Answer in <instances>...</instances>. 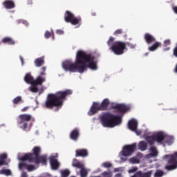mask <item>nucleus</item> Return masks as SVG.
<instances>
[{"label": "nucleus", "mask_w": 177, "mask_h": 177, "mask_svg": "<svg viewBox=\"0 0 177 177\" xmlns=\"http://www.w3.org/2000/svg\"><path fill=\"white\" fill-rule=\"evenodd\" d=\"M62 67L65 71L82 74L88 68L96 71L97 70V61H95V55L88 54L82 50H79L76 54L75 63L66 60L62 63Z\"/></svg>", "instance_id": "nucleus-1"}, {"label": "nucleus", "mask_w": 177, "mask_h": 177, "mask_svg": "<svg viewBox=\"0 0 177 177\" xmlns=\"http://www.w3.org/2000/svg\"><path fill=\"white\" fill-rule=\"evenodd\" d=\"M70 95H73V91L71 89L58 91L54 94H48L44 104V107L48 109V110H53L54 107H56L55 111H59V109L63 106L66 97L70 96Z\"/></svg>", "instance_id": "nucleus-2"}, {"label": "nucleus", "mask_w": 177, "mask_h": 177, "mask_svg": "<svg viewBox=\"0 0 177 177\" xmlns=\"http://www.w3.org/2000/svg\"><path fill=\"white\" fill-rule=\"evenodd\" d=\"M100 122L104 128H114L122 122V118L110 112H104L100 115Z\"/></svg>", "instance_id": "nucleus-3"}, {"label": "nucleus", "mask_w": 177, "mask_h": 177, "mask_svg": "<svg viewBox=\"0 0 177 177\" xmlns=\"http://www.w3.org/2000/svg\"><path fill=\"white\" fill-rule=\"evenodd\" d=\"M41 154V147H35L32 149V153L25 154L20 160H28L29 162H35V164H42V165H46L48 162V158L46 156Z\"/></svg>", "instance_id": "nucleus-4"}, {"label": "nucleus", "mask_w": 177, "mask_h": 177, "mask_svg": "<svg viewBox=\"0 0 177 177\" xmlns=\"http://www.w3.org/2000/svg\"><path fill=\"white\" fill-rule=\"evenodd\" d=\"M109 105L110 100L107 98L104 99L101 103L94 102H93L88 114V115H95V114L99 111H106Z\"/></svg>", "instance_id": "nucleus-5"}, {"label": "nucleus", "mask_w": 177, "mask_h": 177, "mask_svg": "<svg viewBox=\"0 0 177 177\" xmlns=\"http://www.w3.org/2000/svg\"><path fill=\"white\" fill-rule=\"evenodd\" d=\"M167 139V135L164 133L162 131H159L156 134L152 136H147L146 138V140L149 146H153L156 142L159 145H162V142H164Z\"/></svg>", "instance_id": "nucleus-6"}, {"label": "nucleus", "mask_w": 177, "mask_h": 177, "mask_svg": "<svg viewBox=\"0 0 177 177\" xmlns=\"http://www.w3.org/2000/svg\"><path fill=\"white\" fill-rule=\"evenodd\" d=\"M110 49L118 56L124 55L125 50H127V43L121 41H115Z\"/></svg>", "instance_id": "nucleus-7"}, {"label": "nucleus", "mask_w": 177, "mask_h": 177, "mask_svg": "<svg viewBox=\"0 0 177 177\" xmlns=\"http://www.w3.org/2000/svg\"><path fill=\"white\" fill-rule=\"evenodd\" d=\"M64 21L66 23H71L72 26H77V27H80L82 19H81V17H76L73 12L66 10L64 14Z\"/></svg>", "instance_id": "nucleus-8"}, {"label": "nucleus", "mask_w": 177, "mask_h": 177, "mask_svg": "<svg viewBox=\"0 0 177 177\" xmlns=\"http://www.w3.org/2000/svg\"><path fill=\"white\" fill-rule=\"evenodd\" d=\"M163 158H168L167 165L165 166V169L167 171H174L177 168V152L171 155H165Z\"/></svg>", "instance_id": "nucleus-9"}, {"label": "nucleus", "mask_w": 177, "mask_h": 177, "mask_svg": "<svg viewBox=\"0 0 177 177\" xmlns=\"http://www.w3.org/2000/svg\"><path fill=\"white\" fill-rule=\"evenodd\" d=\"M32 118V116L30 114H21L18 116L17 118V124L18 125H22L20 126L21 129H23V131H26L27 129V127H28V122L31 121V119Z\"/></svg>", "instance_id": "nucleus-10"}, {"label": "nucleus", "mask_w": 177, "mask_h": 177, "mask_svg": "<svg viewBox=\"0 0 177 177\" xmlns=\"http://www.w3.org/2000/svg\"><path fill=\"white\" fill-rule=\"evenodd\" d=\"M24 81L26 84H30V85H42L46 80L41 75H39L36 80H34V77L30 73H27L24 77Z\"/></svg>", "instance_id": "nucleus-11"}, {"label": "nucleus", "mask_w": 177, "mask_h": 177, "mask_svg": "<svg viewBox=\"0 0 177 177\" xmlns=\"http://www.w3.org/2000/svg\"><path fill=\"white\" fill-rule=\"evenodd\" d=\"M72 167L80 169V177L88 176V169L85 168V165H84V163L78 160V159H73L72 162Z\"/></svg>", "instance_id": "nucleus-12"}, {"label": "nucleus", "mask_w": 177, "mask_h": 177, "mask_svg": "<svg viewBox=\"0 0 177 177\" xmlns=\"http://www.w3.org/2000/svg\"><path fill=\"white\" fill-rule=\"evenodd\" d=\"M135 150H136V143L124 145L120 154L123 157H129L130 156H132L133 153H135Z\"/></svg>", "instance_id": "nucleus-13"}, {"label": "nucleus", "mask_w": 177, "mask_h": 177, "mask_svg": "<svg viewBox=\"0 0 177 177\" xmlns=\"http://www.w3.org/2000/svg\"><path fill=\"white\" fill-rule=\"evenodd\" d=\"M111 109L117 110L118 113L125 114V113H128L131 110V106L124 104H113L111 105Z\"/></svg>", "instance_id": "nucleus-14"}, {"label": "nucleus", "mask_w": 177, "mask_h": 177, "mask_svg": "<svg viewBox=\"0 0 177 177\" xmlns=\"http://www.w3.org/2000/svg\"><path fill=\"white\" fill-rule=\"evenodd\" d=\"M128 127L129 129L136 133L137 135H140V131H138V121H136L135 119L129 121Z\"/></svg>", "instance_id": "nucleus-15"}, {"label": "nucleus", "mask_w": 177, "mask_h": 177, "mask_svg": "<svg viewBox=\"0 0 177 177\" xmlns=\"http://www.w3.org/2000/svg\"><path fill=\"white\" fill-rule=\"evenodd\" d=\"M151 175H153V170L148 171H138L131 177H151Z\"/></svg>", "instance_id": "nucleus-16"}, {"label": "nucleus", "mask_w": 177, "mask_h": 177, "mask_svg": "<svg viewBox=\"0 0 177 177\" xmlns=\"http://www.w3.org/2000/svg\"><path fill=\"white\" fill-rule=\"evenodd\" d=\"M57 156H50V164L52 169L56 171V169H59V167H60V163L57 162V159H56Z\"/></svg>", "instance_id": "nucleus-17"}, {"label": "nucleus", "mask_w": 177, "mask_h": 177, "mask_svg": "<svg viewBox=\"0 0 177 177\" xmlns=\"http://www.w3.org/2000/svg\"><path fill=\"white\" fill-rule=\"evenodd\" d=\"M144 39L147 45H151L156 42V37L150 33H145L144 35Z\"/></svg>", "instance_id": "nucleus-18"}, {"label": "nucleus", "mask_w": 177, "mask_h": 177, "mask_svg": "<svg viewBox=\"0 0 177 177\" xmlns=\"http://www.w3.org/2000/svg\"><path fill=\"white\" fill-rule=\"evenodd\" d=\"M89 156V152H88V149H77L75 151V157H82V158H85V157H88Z\"/></svg>", "instance_id": "nucleus-19"}, {"label": "nucleus", "mask_w": 177, "mask_h": 177, "mask_svg": "<svg viewBox=\"0 0 177 177\" xmlns=\"http://www.w3.org/2000/svg\"><path fill=\"white\" fill-rule=\"evenodd\" d=\"M3 6H4L6 9H15L16 4L12 0H6L3 2Z\"/></svg>", "instance_id": "nucleus-20"}, {"label": "nucleus", "mask_w": 177, "mask_h": 177, "mask_svg": "<svg viewBox=\"0 0 177 177\" xmlns=\"http://www.w3.org/2000/svg\"><path fill=\"white\" fill-rule=\"evenodd\" d=\"M78 138H80V130L78 129H73L70 133V138L75 142L78 140Z\"/></svg>", "instance_id": "nucleus-21"}, {"label": "nucleus", "mask_w": 177, "mask_h": 177, "mask_svg": "<svg viewBox=\"0 0 177 177\" xmlns=\"http://www.w3.org/2000/svg\"><path fill=\"white\" fill-rule=\"evenodd\" d=\"M151 147L149 149L150 153L147 155L148 158H150L151 157H157L158 156V150L157 149V147L151 145Z\"/></svg>", "instance_id": "nucleus-22"}, {"label": "nucleus", "mask_w": 177, "mask_h": 177, "mask_svg": "<svg viewBox=\"0 0 177 177\" xmlns=\"http://www.w3.org/2000/svg\"><path fill=\"white\" fill-rule=\"evenodd\" d=\"M8 154L6 153H1L0 154V167L2 165H8Z\"/></svg>", "instance_id": "nucleus-23"}, {"label": "nucleus", "mask_w": 177, "mask_h": 177, "mask_svg": "<svg viewBox=\"0 0 177 177\" xmlns=\"http://www.w3.org/2000/svg\"><path fill=\"white\" fill-rule=\"evenodd\" d=\"M34 63L36 67H41V66H44V64H45V59H44V57H41L36 59Z\"/></svg>", "instance_id": "nucleus-24"}, {"label": "nucleus", "mask_w": 177, "mask_h": 177, "mask_svg": "<svg viewBox=\"0 0 177 177\" xmlns=\"http://www.w3.org/2000/svg\"><path fill=\"white\" fill-rule=\"evenodd\" d=\"M160 46H161V42L155 41V43L152 46L148 48V50H149V52H154V50H157Z\"/></svg>", "instance_id": "nucleus-25"}, {"label": "nucleus", "mask_w": 177, "mask_h": 177, "mask_svg": "<svg viewBox=\"0 0 177 177\" xmlns=\"http://www.w3.org/2000/svg\"><path fill=\"white\" fill-rule=\"evenodd\" d=\"M138 149L141 150V151L147 150V143L145 141H140L138 144Z\"/></svg>", "instance_id": "nucleus-26"}, {"label": "nucleus", "mask_w": 177, "mask_h": 177, "mask_svg": "<svg viewBox=\"0 0 177 177\" xmlns=\"http://www.w3.org/2000/svg\"><path fill=\"white\" fill-rule=\"evenodd\" d=\"M1 42L3 44H8V45H15V40H13L10 37H4L2 39Z\"/></svg>", "instance_id": "nucleus-27"}, {"label": "nucleus", "mask_w": 177, "mask_h": 177, "mask_svg": "<svg viewBox=\"0 0 177 177\" xmlns=\"http://www.w3.org/2000/svg\"><path fill=\"white\" fill-rule=\"evenodd\" d=\"M22 161L19 164V169H27L28 165L26 163V161H28V160H21Z\"/></svg>", "instance_id": "nucleus-28"}, {"label": "nucleus", "mask_w": 177, "mask_h": 177, "mask_svg": "<svg viewBox=\"0 0 177 177\" xmlns=\"http://www.w3.org/2000/svg\"><path fill=\"white\" fill-rule=\"evenodd\" d=\"M32 86L29 87V91L30 92H32L33 93H37L38 92V85H42V84H31Z\"/></svg>", "instance_id": "nucleus-29"}, {"label": "nucleus", "mask_w": 177, "mask_h": 177, "mask_svg": "<svg viewBox=\"0 0 177 177\" xmlns=\"http://www.w3.org/2000/svg\"><path fill=\"white\" fill-rule=\"evenodd\" d=\"M0 174L10 176V175H12V171L10 169H1L0 170Z\"/></svg>", "instance_id": "nucleus-30"}, {"label": "nucleus", "mask_w": 177, "mask_h": 177, "mask_svg": "<svg viewBox=\"0 0 177 177\" xmlns=\"http://www.w3.org/2000/svg\"><path fill=\"white\" fill-rule=\"evenodd\" d=\"M23 99H21V96H17L12 100L14 104H19V103H23Z\"/></svg>", "instance_id": "nucleus-31"}, {"label": "nucleus", "mask_w": 177, "mask_h": 177, "mask_svg": "<svg viewBox=\"0 0 177 177\" xmlns=\"http://www.w3.org/2000/svg\"><path fill=\"white\" fill-rule=\"evenodd\" d=\"M164 176V171L160 169L156 170L155 172L153 177H162Z\"/></svg>", "instance_id": "nucleus-32"}, {"label": "nucleus", "mask_w": 177, "mask_h": 177, "mask_svg": "<svg viewBox=\"0 0 177 177\" xmlns=\"http://www.w3.org/2000/svg\"><path fill=\"white\" fill-rule=\"evenodd\" d=\"M101 176H102V177H113V171H105L102 173Z\"/></svg>", "instance_id": "nucleus-33"}, {"label": "nucleus", "mask_w": 177, "mask_h": 177, "mask_svg": "<svg viewBox=\"0 0 177 177\" xmlns=\"http://www.w3.org/2000/svg\"><path fill=\"white\" fill-rule=\"evenodd\" d=\"M114 41H115V38L110 37L107 41L108 46H113V45H114Z\"/></svg>", "instance_id": "nucleus-34"}, {"label": "nucleus", "mask_w": 177, "mask_h": 177, "mask_svg": "<svg viewBox=\"0 0 177 177\" xmlns=\"http://www.w3.org/2000/svg\"><path fill=\"white\" fill-rule=\"evenodd\" d=\"M129 162H131V164H139V162H140V160L135 157H133L129 159Z\"/></svg>", "instance_id": "nucleus-35"}, {"label": "nucleus", "mask_w": 177, "mask_h": 177, "mask_svg": "<svg viewBox=\"0 0 177 177\" xmlns=\"http://www.w3.org/2000/svg\"><path fill=\"white\" fill-rule=\"evenodd\" d=\"M61 174L62 177H68L70 175V171L68 169L62 170Z\"/></svg>", "instance_id": "nucleus-36"}, {"label": "nucleus", "mask_w": 177, "mask_h": 177, "mask_svg": "<svg viewBox=\"0 0 177 177\" xmlns=\"http://www.w3.org/2000/svg\"><path fill=\"white\" fill-rule=\"evenodd\" d=\"M102 167H104V168H111L113 165L109 162H104L102 164Z\"/></svg>", "instance_id": "nucleus-37"}, {"label": "nucleus", "mask_w": 177, "mask_h": 177, "mask_svg": "<svg viewBox=\"0 0 177 177\" xmlns=\"http://www.w3.org/2000/svg\"><path fill=\"white\" fill-rule=\"evenodd\" d=\"M165 143H167V145H171L172 143H174V138L172 137H168L167 138L165 139Z\"/></svg>", "instance_id": "nucleus-38"}, {"label": "nucleus", "mask_w": 177, "mask_h": 177, "mask_svg": "<svg viewBox=\"0 0 177 177\" xmlns=\"http://www.w3.org/2000/svg\"><path fill=\"white\" fill-rule=\"evenodd\" d=\"M26 169L28 172H31V171H35L36 168L34 165H28V168Z\"/></svg>", "instance_id": "nucleus-39"}, {"label": "nucleus", "mask_w": 177, "mask_h": 177, "mask_svg": "<svg viewBox=\"0 0 177 177\" xmlns=\"http://www.w3.org/2000/svg\"><path fill=\"white\" fill-rule=\"evenodd\" d=\"M171 45V39H168L163 41L164 48H167V46H169Z\"/></svg>", "instance_id": "nucleus-40"}, {"label": "nucleus", "mask_w": 177, "mask_h": 177, "mask_svg": "<svg viewBox=\"0 0 177 177\" xmlns=\"http://www.w3.org/2000/svg\"><path fill=\"white\" fill-rule=\"evenodd\" d=\"M46 71V66H43L41 68V71H40V75H45V72Z\"/></svg>", "instance_id": "nucleus-41"}, {"label": "nucleus", "mask_w": 177, "mask_h": 177, "mask_svg": "<svg viewBox=\"0 0 177 177\" xmlns=\"http://www.w3.org/2000/svg\"><path fill=\"white\" fill-rule=\"evenodd\" d=\"M122 29H118L114 32V35H120V34H122Z\"/></svg>", "instance_id": "nucleus-42"}, {"label": "nucleus", "mask_w": 177, "mask_h": 177, "mask_svg": "<svg viewBox=\"0 0 177 177\" xmlns=\"http://www.w3.org/2000/svg\"><path fill=\"white\" fill-rule=\"evenodd\" d=\"M52 34L50 33V32L49 31H46L44 37L45 38L48 39V38H50Z\"/></svg>", "instance_id": "nucleus-43"}, {"label": "nucleus", "mask_w": 177, "mask_h": 177, "mask_svg": "<svg viewBox=\"0 0 177 177\" xmlns=\"http://www.w3.org/2000/svg\"><path fill=\"white\" fill-rule=\"evenodd\" d=\"M173 55L175 56V57H177V43L176 44L175 48L173 50Z\"/></svg>", "instance_id": "nucleus-44"}, {"label": "nucleus", "mask_w": 177, "mask_h": 177, "mask_svg": "<svg viewBox=\"0 0 177 177\" xmlns=\"http://www.w3.org/2000/svg\"><path fill=\"white\" fill-rule=\"evenodd\" d=\"M56 33L58 34V35H63L64 34V31L62 30H57Z\"/></svg>", "instance_id": "nucleus-45"}, {"label": "nucleus", "mask_w": 177, "mask_h": 177, "mask_svg": "<svg viewBox=\"0 0 177 177\" xmlns=\"http://www.w3.org/2000/svg\"><path fill=\"white\" fill-rule=\"evenodd\" d=\"M127 45H128V46H129V48H131V49H134L135 48V45L129 44V43H126Z\"/></svg>", "instance_id": "nucleus-46"}, {"label": "nucleus", "mask_w": 177, "mask_h": 177, "mask_svg": "<svg viewBox=\"0 0 177 177\" xmlns=\"http://www.w3.org/2000/svg\"><path fill=\"white\" fill-rule=\"evenodd\" d=\"M28 109H30L29 106H25L21 110V111H22V113H24L25 111H27Z\"/></svg>", "instance_id": "nucleus-47"}, {"label": "nucleus", "mask_w": 177, "mask_h": 177, "mask_svg": "<svg viewBox=\"0 0 177 177\" xmlns=\"http://www.w3.org/2000/svg\"><path fill=\"white\" fill-rule=\"evenodd\" d=\"M136 171H138V168H133V169H131L129 171V172L131 174L132 172H136Z\"/></svg>", "instance_id": "nucleus-48"}, {"label": "nucleus", "mask_w": 177, "mask_h": 177, "mask_svg": "<svg viewBox=\"0 0 177 177\" xmlns=\"http://www.w3.org/2000/svg\"><path fill=\"white\" fill-rule=\"evenodd\" d=\"M19 59L21 62L22 66H24V59H23V57H21V56L19 57Z\"/></svg>", "instance_id": "nucleus-49"}, {"label": "nucleus", "mask_w": 177, "mask_h": 177, "mask_svg": "<svg viewBox=\"0 0 177 177\" xmlns=\"http://www.w3.org/2000/svg\"><path fill=\"white\" fill-rule=\"evenodd\" d=\"M173 10H174V13H176V15H177V6L174 7Z\"/></svg>", "instance_id": "nucleus-50"}, {"label": "nucleus", "mask_w": 177, "mask_h": 177, "mask_svg": "<svg viewBox=\"0 0 177 177\" xmlns=\"http://www.w3.org/2000/svg\"><path fill=\"white\" fill-rule=\"evenodd\" d=\"M21 23L25 26H28V22H27V21H22Z\"/></svg>", "instance_id": "nucleus-51"}, {"label": "nucleus", "mask_w": 177, "mask_h": 177, "mask_svg": "<svg viewBox=\"0 0 177 177\" xmlns=\"http://www.w3.org/2000/svg\"><path fill=\"white\" fill-rule=\"evenodd\" d=\"M28 5H32V0H28Z\"/></svg>", "instance_id": "nucleus-52"}, {"label": "nucleus", "mask_w": 177, "mask_h": 177, "mask_svg": "<svg viewBox=\"0 0 177 177\" xmlns=\"http://www.w3.org/2000/svg\"><path fill=\"white\" fill-rule=\"evenodd\" d=\"M21 177H27V174L25 173V172H23V173L21 174Z\"/></svg>", "instance_id": "nucleus-53"}, {"label": "nucleus", "mask_w": 177, "mask_h": 177, "mask_svg": "<svg viewBox=\"0 0 177 177\" xmlns=\"http://www.w3.org/2000/svg\"><path fill=\"white\" fill-rule=\"evenodd\" d=\"M169 49H171L170 47H167V48H164V50H169Z\"/></svg>", "instance_id": "nucleus-54"}, {"label": "nucleus", "mask_w": 177, "mask_h": 177, "mask_svg": "<svg viewBox=\"0 0 177 177\" xmlns=\"http://www.w3.org/2000/svg\"><path fill=\"white\" fill-rule=\"evenodd\" d=\"M115 177H121V174H115Z\"/></svg>", "instance_id": "nucleus-55"}, {"label": "nucleus", "mask_w": 177, "mask_h": 177, "mask_svg": "<svg viewBox=\"0 0 177 177\" xmlns=\"http://www.w3.org/2000/svg\"><path fill=\"white\" fill-rule=\"evenodd\" d=\"M91 16H96V12H92Z\"/></svg>", "instance_id": "nucleus-56"}, {"label": "nucleus", "mask_w": 177, "mask_h": 177, "mask_svg": "<svg viewBox=\"0 0 177 177\" xmlns=\"http://www.w3.org/2000/svg\"><path fill=\"white\" fill-rule=\"evenodd\" d=\"M118 171V169H117V168L114 169L115 172H117Z\"/></svg>", "instance_id": "nucleus-57"}, {"label": "nucleus", "mask_w": 177, "mask_h": 177, "mask_svg": "<svg viewBox=\"0 0 177 177\" xmlns=\"http://www.w3.org/2000/svg\"><path fill=\"white\" fill-rule=\"evenodd\" d=\"M1 42L0 41V45H1Z\"/></svg>", "instance_id": "nucleus-58"}, {"label": "nucleus", "mask_w": 177, "mask_h": 177, "mask_svg": "<svg viewBox=\"0 0 177 177\" xmlns=\"http://www.w3.org/2000/svg\"><path fill=\"white\" fill-rule=\"evenodd\" d=\"M145 55H147V53H146Z\"/></svg>", "instance_id": "nucleus-59"}]
</instances>
